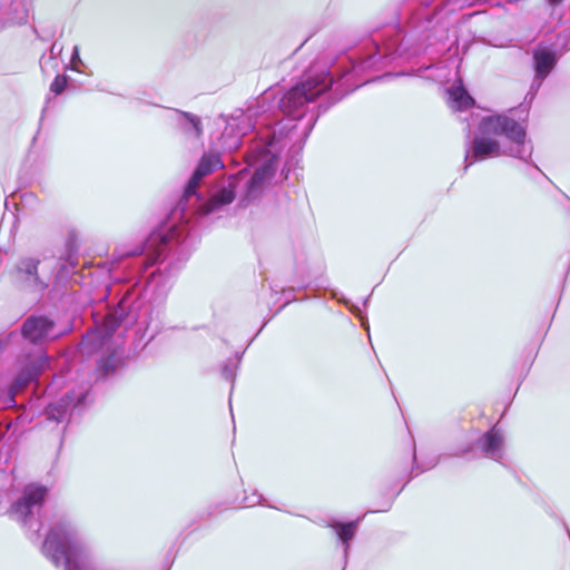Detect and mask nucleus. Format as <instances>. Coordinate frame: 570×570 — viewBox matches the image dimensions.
Segmentation results:
<instances>
[{"label":"nucleus","mask_w":570,"mask_h":570,"mask_svg":"<svg viewBox=\"0 0 570 570\" xmlns=\"http://www.w3.org/2000/svg\"><path fill=\"white\" fill-rule=\"evenodd\" d=\"M220 167L223 163L218 155L205 154L187 183L177 206L170 213L173 224L153 232L142 246L134 249L118 247L115 250L114 257L117 262L129 256L145 255L139 264V281L136 284L140 282L142 273L148 267L155 265L166 253L178 250L185 244L189 235L186 225L193 218L214 214L234 200L235 184L244 175L245 169L230 176L228 186L209 198H205L197 191L200 180ZM171 266L170 263L165 272L160 268L153 272L147 277L142 289L137 285L126 287L117 306L106 314L95 331L83 337L80 351L83 355H96L98 377L108 376L121 363L125 334L129 327L137 326V333L146 331L151 324L154 311L159 313L158 307L171 286L169 275Z\"/></svg>","instance_id":"nucleus-1"},{"label":"nucleus","mask_w":570,"mask_h":570,"mask_svg":"<svg viewBox=\"0 0 570 570\" xmlns=\"http://www.w3.org/2000/svg\"><path fill=\"white\" fill-rule=\"evenodd\" d=\"M404 55L403 37L393 30L390 38L382 45L375 40L364 57L357 61L353 60L352 70L344 73L337 81L328 71L312 69L301 83L286 91L278 102L281 111L286 117L276 120L274 114L268 111L269 126L261 131V142L253 147V153L261 151L263 146H269V149L266 154L265 165L247 183V197H256L263 187L271 183L278 168L279 157L285 149L292 158L303 149L321 114L322 105L315 102L318 97L330 91L328 98L332 100V105L354 90L355 87L345 88L353 72L367 69L380 70L396 57Z\"/></svg>","instance_id":"nucleus-2"},{"label":"nucleus","mask_w":570,"mask_h":570,"mask_svg":"<svg viewBox=\"0 0 570 570\" xmlns=\"http://www.w3.org/2000/svg\"><path fill=\"white\" fill-rule=\"evenodd\" d=\"M533 153V146L527 139L525 127L507 115L483 117L478 126V134L466 146V170L473 163L509 156L525 163Z\"/></svg>","instance_id":"nucleus-3"},{"label":"nucleus","mask_w":570,"mask_h":570,"mask_svg":"<svg viewBox=\"0 0 570 570\" xmlns=\"http://www.w3.org/2000/svg\"><path fill=\"white\" fill-rule=\"evenodd\" d=\"M267 96L262 97L255 106L246 110H235L228 117H222L225 122L224 131L219 138L220 147L226 151H234L242 145L243 138L253 129H256V139L252 141L244 159L248 167L255 168V175L266 163L269 146L261 147V151L253 153L254 145L261 142L259 134L269 126L271 116L265 108ZM254 176H252L253 178Z\"/></svg>","instance_id":"nucleus-4"},{"label":"nucleus","mask_w":570,"mask_h":570,"mask_svg":"<svg viewBox=\"0 0 570 570\" xmlns=\"http://www.w3.org/2000/svg\"><path fill=\"white\" fill-rule=\"evenodd\" d=\"M43 554L63 570H100L94 553L69 520H59L48 532Z\"/></svg>","instance_id":"nucleus-5"},{"label":"nucleus","mask_w":570,"mask_h":570,"mask_svg":"<svg viewBox=\"0 0 570 570\" xmlns=\"http://www.w3.org/2000/svg\"><path fill=\"white\" fill-rule=\"evenodd\" d=\"M47 494V489L41 485L29 484L24 488L21 498L10 509V515L23 527L32 530L35 534L40 531L37 519Z\"/></svg>","instance_id":"nucleus-6"},{"label":"nucleus","mask_w":570,"mask_h":570,"mask_svg":"<svg viewBox=\"0 0 570 570\" xmlns=\"http://www.w3.org/2000/svg\"><path fill=\"white\" fill-rule=\"evenodd\" d=\"M63 332L57 331L53 321L42 315L29 316L21 327V336L35 345H42L61 336Z\"/></svg>","instance_id":"nucleus-7"},{"label":"nucleus","mask_w":570,"mask_h":570,"mask_svg":"<svg viewBox=\"0 0 570 570\" xmlns=\"http://www.w3.org/2000/svg\"><path fill=\"white\" fill-rule=\"evenodd\" d=\"M47 365L48 357L41 350L20 360L18 374L10 387L11 393L14 394L36 381Z\"/></svg>","instance_id":"nucleus-8"},{"label":"nucleus","mask_w":570,"mask_h":570,"mask_svg":"<svg viewBox=\"0 0 570 570\" xmlns=\"http://www.w3.org/2000/svg\"><path fill=\"white\" fill-rule=\"evenodd\" d=\"M558 61V56L552 47L538 45L533 50L534 79L530 88L531 99L541 87L542 81L548 77Z\"/></svg>","instance_id":"nucleus-9"},{"label":"nucleus","mask_w":570,"mask_h":570,"mask_svg":"<svg viewBox=\"0 0 570 570\" xmlns=\"http://www.w3.org/2000/svg\"><path fill=\"white\" fill-rule=\"evenodd\" d=\"M87 392L88 390L73 391L57 402L50 403L46 409L47 419L57 423L66 421L85 402Z\"/></svg>","instance_id":"nucleus-10"},{"label":"nucleus","mask_w":570,"mask_h":570,"mask_svg":"<svg viewBox=\"0 0 570 570\" xmlns=\"http://www.w3.org/2000/svg\"><path fill=\"white\" fill-rule=\"evenodd\" d=\"M39 263V259L32 257L21 258L14 272L17 282L26 287L43 289L47 284L38 273Z\"/></svg>","instance_id":"nucleus-11"},{"label":"nucleus","mask_w":570,"mask_h":570,"mask_svg":"<svg viewBox=\"0 0 570 570\" xmlns=\"http://www.w3.org/2000/svg\"><path fill=\"white\" fill-rule=\"evenodd\" d=\"M476 446L489 459L501 461L504 456V438L497 425L476 441Z\"/></svg>","instance_id":"nucleus-12"},{"label":"nucleus","mask_w":570,"mask_h":570,"mask_svg":"<svg viewBox=\"0 0 570 570\" xmlns=\"http://www.w3.org/2000/svg\"><path fill=\"white\" fill-rule=\"evenodd\" d=\"M360 521L361 518L346 523L337 520H332L327 523V527L334 530L338 540L343 544V556L345 560L348 557L350 543L356 534Z\"/></svg>","instance_id":"nucleus-13"},{"label":"nucleus","mask_w":570,"mask_h":570,"mask_svg":"<svg viewBox=\"0 0 570 570\" xmlns=\"http://www.w3.org/2000/svg\"><path fill=\"white\" fill-rule=\"evenodd\" d=\"M179 130L188 138L198 139L203 134L200 118L185 111L175 110Z\"/></svg>","instance_id":"nucleus-14"},{"label":"nucleus","mask_w":570,"mask_h":570,"mask_svg":"<svg viewBox=\"0 0 570 570\" xmlns=\"http://www.w3.org/2000/svg\"><path fill=\"white\" fill-rule=\"evenodd\" d=\"M449 105L454 110H464L474 104L473 98L460 83L448 89Z\"/></svg>","instance_id":"nucleus-15"},{"label":"nucleus","mask_w":570,"mask_h":570,"mask_svg":"<svg viewBox=\"0 0 570 570\" xmlns=\"http://www.w3.org/2000/svg\"><path fill=\"white\" fill-rule=\"evenodd\" d=\"M66 86H67V77L66 76H57L50 86V90L53 94L59 95L65 90Z\"/></svg>","instance_id":"nucleus-16"},{"label":"nucleus","mask_w":570,"mask_h":570,"mask_svg":"<svg viewBox=\"0 0 570 570\" xmlns=\"http://www.w3.org/2000/svg\"><path fill=\"white\" fill-rule=\"evenodd\" d=\"M222 374L227 381L233 382L236 375V365L233 363L225 364Z\"/></svg>","instance_id":"nucleus-17"},{"label":"nucleus","mask_w":570,"mask_h":570,"mask_svg":"<svg viewBox=\"0 0 570 570\" xmlns=\"http://www.w3.org/2000/svg\"><path fill=\"white\" fill-rule=\"evenodd\" d=\"M70 63L72 70L80 72L78 65H82V61L80 59L79 49L77 46L73 48Z\"/></svg>","instance_id":"nucleus-18"},{"label":"nucleus","mask_w":570,"mask_h":570,"mask_svg":"<svg viewBox=\"0 0 570 570\" xmlns=\"http://www.w3.org/2000/svg\"><path fill=\"white\" fill-rule=\"evenodd\" d=\"M263 497L261 494L254 493L252 498H245V505L253 507L262 503Z\"/></svg>","instance_id":"nucleus-19"},{"label":"nucleus","mask_w":570,"mask_h":570,"mask_svg":"<svg viewBox=\"0 0 570 570\" xmlns=\"http://www.w3.org/2000/svg\"><path fill=\"white\" fill-rule=\"evenodd\" d=\"M563 2V0H548V3L552 7V8H556L558 7L559 4H561Z\"/></svg>","instance_id":"nucleus-20"},{"label":"nucleus","mask_w":570,"mask_h":570,"mask_svg":"<svg viewBox=\"0 0 570 570\" xmlns=\"http://www.w3.org/2000/svg\"><path fill=\"white\" fill-rule=\"evenodd\" d=\"M436 463H438V460L433 459L431 461V463L426 468H424V470H429V469L433 468Z\"/></svg>","instance_id":"nucleus-21"},{"label":"nucleus","mask_w":570,"mask_h":570,"mask_svg":"<svg viewBox=\"0 0 570 570\" xmlns=\"http://www.w3.org/2000/svg\"><path fill=\"white\" fill-rule=\"evenodd\" d=\"M471 128L470 125H468V137H470Z\"/></svg>","instance_id":"nucleus-22"},{"label":"nucleus","mask_w":570,"mask_h":570,"mask_svg":"<svg viewBox=\"0 0 570 570\" xmlns=\"http://www.w3.org/2000/svg\"><path fill=\"white\" fill-rule=\"evenodd\" d=\"M391 504H387L386 508L382 509L381 511H387L390 509Z\"/></svg>","instance_id":"nucleus-23"},{"label":"nucleus","mask_w":570,"mask_h":570,"mask_svg":"<svg viewBox=\"0 0 570 570\" xmlns=\"http://www.w3.org/2000/svg\"><path fill=\"white\" fill-rule=\"evenodd\" d=\"M14 336H17V334H16V333H11V334L9 335V337H10V338H13Z\"/></svg>","instance_id":"nucleus-24"},{"label":"nucleus","mask_w":570,"mask_h":570,"mask_svg":"<svg viewBox=\"0 0 570 570\" xmlns=\"http://www.w3.org/2000/svg\"><path fill=\"white\" fill-rule=\"evenodd\" d=\"M470 451V449H465L462 453H468Z\"/></svg>","instance_id":"nucleus-25"},{"label":"nucleus","mask_w":570,"mask_h":570,"mask_svg":"<svg viewBox=\"0 0 570 570\" xmlns=\"http://www.w3.org/2000/svg\"><path fill=\"white\" fill-rule=\"evenodd\" d=\"M2 348V345L0 344V350Z\"/></svg>","instance_id":"nucleus-26"}]
</instances>
